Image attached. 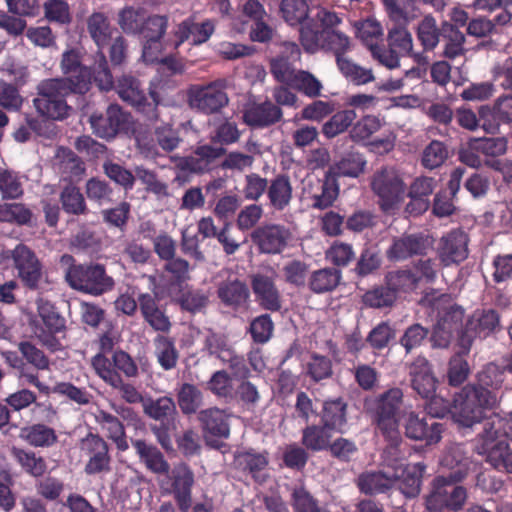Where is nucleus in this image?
<instances>
[{
    "label": "nucleus",
    "instance_id": "c9c22d12",
    "mask_svg": "<svg viewBox=\"0 0 512 512\" xmlns=\"http://www.w3.org/2000/svg\"><path fill=\"white\" fill-rule=\"evenodd\" d=\"M116 91L123 101L137 107L139 110H146L148 104L145 90L140 81L135 77L124 75L119 78L116 84Z\"/></svg>",
    "mask_w": 512,
    "mask_h": 512
},
{
    "label": "nucleus",
    "instance_id": "6e6552de",
    "mask_svg": "<svg viewBox=\"0 0 512 512\" xmlns=\"http://www.w3.org/2000/svg\"><path fill=\"white\" fill-rule=\"evenodd\" d=\"M403 393L399 388H393L384 393L379 399L376 411L377 427L390 442V449L396 450L402 442L399 424L396 418L402 402Z\"/></svg>",
    "mask_w": 512,
    "mask_h": 512
},
{
    "label": "nucleus",
    "instance_id": "72a5a7b5",
    "mask_svg": "<svg viewBox=\"0 0 512 512\" xmlns=\"http://www.w3.org/2000/svg\"><path fill=\"white\" fill-rule=\"evenodd\" d=\"M93 415L95 422L106 437L115 443L118 450L125 451L129 448L124 425L115 415L103 409H97Z\"/></svg>",
    "mask_w": 512,
    "mask_h": 512
},
{
    "label": "nucleus",
    "instance_id": "e2e57ef3",
    "mask_svg": "<svg viewBox=\"0 0 512 512\" xmlns=\"http://www.w3.org/2000/svg\"><path fill=\"white\" fill-rule=\"evenodd\" d=\"M146 20L142 8L125 7L119 13L118 24L126 33H140Z\"/></svg>",
    "mask_w": 512,
    "mask_h": 512
},
{
    "label": "nucleus",
    "instance_id": "49530a36",
    "mask_svg": "<svg viewBox=\"0 0 512 512\" xmlns=\"http://www.w3.org/2000/svg\"><path fill=\"white\" fill-rule=\"evenodd\" d=\"M418 0H382L389 18L394 22L409 23L419 15Z\"/></svg>",
    "mask_w": 512,
    "mask_h": 512
},
{
    "label": "nucleus",
    "instance_id": "37998d69",
    "mask_svg": "<svg viewBox=\"0 0 512 512\" xmlns=\"http://www.w3.org/2000/svg\"><path fill=\"white\" fill-rule=\"evenodd\" d=\"M20 437L33 447H51L58 441L56 431L45 424H33L21 429Z\"/></svg>",
    "mask_w": 512,
    "mask_h": 512
},
{
    "label": "nucleus",
    "instance_id": "7ed1b4c3",
    "mask_svg": "<svg viewBox=\"0 0 512 512\" xmlns=\"http://www.w3.org/2000/svg\"><path fill=\"white\" fill-rule=\"evenodd\" d=\"M36 91V97L32 102L37 113L45 119L62 121L72 111L71 106L67 103V96L86 94L87 83L82 75H80V79L74 80L58 77L48 78L38 83Z\"/></svg>",
    "mask_w": 512,
    "mask_h": 512
},
{
    "label": "nucleus",
    "instance_id": "3c124183",
    "mask_svg": "<svg viewBox=\"0 0 512 512\" xmlns=\"http://www.w3.org/2000/svg\"><path fill=\"white\" fill-rule=\"evenodd\" d=\"M421 277L412 270L401 269L391 271L386 275V283L396 294L397 292H411L418 288Z\"/></svg>",
    "mask_w": 512,
    "mask_h": 512
},
{
    "label": "nucleus",
    "instance_id": "774afa93",
    "mask_svg": "<svg viewBox=\"0 0 512 512\" xmlns=\"http://www.w3.org/2000/svg\"><path fill=\"white\" fill-rule=\"evenodd\" d=\"M470 147L484 155L496 157L505 154L507 139L504 137L473 138L470 140Z\"/></svg>",
    "mask_w": 512,
    "mask_h": 512
},
{
    "label": "nucleus",
    "instance_id": "f8f14e48",
    "mask_svg": "<svg viewBox=\"0 0 512 512\" xmlns=\"http://www.w3.org/2000/svg\"><path fill=\"white\" fill-rule=\"evenodd\" d=\"M201 334L203 337V351L209 356L216 357L224 364H227L235 375H241L246 372L243 356L235 352L227 335L215 332L212 329H205Z\"/></svg>",
    "mask_w": 512,
    "mask_h": 512
},
{
    "label": "nucleus",
    "instance_id": "8fccbe9b",
    "mask_svg": "<svg viewBox=\"0 0 512 512\" xmlns=\"http://www.w3.org/2000/svg\"><path fill=\"white\" fill-rule=\"evenodd\" d=\"M366 160L357 152L347 153L339 162L333 165L327 173L337 179L340 176L358 177L364 172Z\"/></svg>",
    "mask_w": 512,
    "mask_h": 512
},
{
    "label": "nucleus",
    "instance_id": "f3484780",
    "mask_svg": "<svg viewBox=\"0 0 512 512\" xmlns=\"http://www.w3.org/2000/svg\"><path fill=\"white\" fill-rule=\"evenodd\" d=\"M403 427L406 437L424 441L426 445L436 444L442 438L443 425L432 417L420 418L414 412H409L403 416Z\"/></svg>",
    "mask_w": 512,
    "mask_h": 512
},
{
    "label": "nucleus",
    "instance_id": "5701e85b",
    "mask_svg": "<svg viewBox=\"0 0 512 512\" xmlns=\"http://www.w3.org/2000/svg\"><path fill=\"white\" fill-rule=\"evenodd\" d=\"M437 186V180L429 176H418L410 184L407 196L410 198L406 205V212L411 215H420L430 206L429 197Z\"/></svg>",
    "mask_w": 512,
    "mask_h": 512
},
{
    "label": "nucleus",
    "instance_id": "2eb2a0df",
    "mask_svg": "<svg viewBox=\"0 0 512 512\" xmlns=\"http://www.w3.org/2000/svg\"><path fill=\"white\" fill-rule=\"evenodd\" d=\"M468 235L461 229H453L443 235L437 244L436 254L445 266L459 264L468 257Z\"/></svg>",
    "mask_w": 512,
    "mask_h": 512
},
{
    "label": "nucleus",
    "instance_id": "680f3d73",
    "mask_svg": "<svg viewBox=\"0 0 512 512\" xmlns=\"http://www.w3.org/2000/svg\"><path fill=\"white\" fill-rule=\"evenodd\" d=\"M337 66L341 73L357 85L367 84L374 80L371 69L361 67L348 58H339Z\"/></svg>",
    "mask_w": 512,
    "mask_h": 512
},
{
    "label": "nucleus",
    "instance_id": "39448f33",
    "mask_svg": "<svg viewBox=\"0 0 512 512\" xmlns=\"http://www.w3.org/2000/svg\"><path fill=\"white\" fill-rule=\"evenodd\" d=\"M37 318L30 323L32 331L39 343L52 352L62 348L57 334L66 329V321L50 301L44 298L36 300Z\"/></svg>",
    "mask_w": 512,
    "mask_h": 512
},
{
    "label": "nucleus",
    "instance_id": "aec40b11",
    "mask_svg": "<svg viewBox=\"0 0 512 512\" xmlns=\"http://www.w3.org/2000/svg\"><path fill=\"white\" fill-rule=\"evenodd\" d=\"M215 30L211 20L197 23L192 18L180 22L173 30V47L177 49L182 43L190 40L192 45H201L209 40Z\"/></svg>",
    "mask_w": 512,
    "mask_h": 512
},
{
    "label": "nucleus",
    "instance_id": "69168bd1",
    "mask_svg": "<svg viewBox=\"0 0 512 512\" xmlns=\"http://www.w3.org/2000/svg\"><path fill=\"white\" fill-rule=\"evenodd\" d=\"M448 157L447 147L443 142L433 140L422 151L421 164L426 169L440 167Z\"/></svg>",
    "mask_w": 512,
    "mask_h": 512
},
{
    "label": "nucleus",
    "instance_id": "dca6fc26",
    "mask_svg": "<svg viewBox=\"0 0 512 512\" xmlns=\"http://www.w3.org/2000/svg\"><path fill=\"white\" fill-rule=\"evenodd\" d=\"M481 128L488 134H497L501 125L512 124V94L499 96L492 105L479 108Z\"/></svg>",
    "mask_w": 512,
    "mask_h": 512
},
{
    "label": "nucleus",
    "instance_id": "4be33fe9",
    "mask_svg": "<svg viewBox=\"0 0 512 512\" xmlns=\"http://www.w3.org/2000/svg\"><path fill=\"white\" fill-rule=\"evenodd\" d=\"M501 329L499 313L493 308L476 309L469 317L465 327V337L486 338Z\"/></svg>",
    "mask_w": 512,
    "mask_h": 512
},
{
    "label": "nucleus",
    "instance_id": "4468645a",
    "mask_svg": "<svg viewBox=\"0 0 512 512\" xmlns=\"http://www.w3.org/2000/svg\"><path fill=\"white\" fill-rule=\"evenodd\" d=\"M95 373L113 389L118 390L121 398L127 403L136 404L143 401L141 393L137 388L124 382L121 375L112 367V363L104 353L96 354L91 361Z\"/></svg>",
    "mask_w": 512,
    "mask_h": 512
},
{
    "label": "nucleus",
    "instance_id": "bb28decb",
    "mask_svg": "<svg viewBox=\"0 0 512 512\" xmlns=\"http://www.w3.org/2000/svg\"><path fill=\"white\" fill-rule=\"evenodd\" d=\"M282 110L271 101L250 103L243 112V121L251 127L263 128L271 126L282 118Z\"/></svg>",
    "mask_w": 512,
    "mask_h": 512
},
{
    "label": "nucleus",
    "instance_id": "13d9d810",
    "mask_svg": "<svg viewBox=\"0 0 512 512\" xmlns=\"http://www.w3.org/2000/svg\"><path fill=\"white\" fill-rule=\"evenodd\" d=\"M417 38L424 50H433L439 43L440 30L433 16H425L418 24Z\"/></svg>",
    "mask_w": 512,
    "mask_h": 512
},
{
    "label": "nucleus",
    "instance_id": "f03ea898",
    "mask_svg": "<svg viewBox=\"0 0 512 512\" xmlns=\"http://www.w3.org/2000/svg\"><path fill=\"white\" fill-rule=\"evenodd\" d=\"M342 18L334 11L320 8L317 13L299 29V41L307 53L320 50L332 52L336 57L345 58L352 49V39L338 30Z\"/></svg>",
    "mask_w": 512,
    "mask_h": 512
},
{
    "label": "nucleus",
    "instance_id": "a18cd8bd",
    "mask_svg": "<svg viewBox=\"0 0 512 512\" xmlns=\"http://www.w3.org/2000/svg\"><path fill=\"white\" fill-rule=\"evenodd\" d=\"M236 461L244 471L251 474L256 482H265V471L268 465V458L265 454L244 452L237 456Z\"/></svg>",
    "mask_w": 512,
    "mask_h": 512
},
{
    "label": "nucleus",
    "instance_id": "4c0bfd02",
    "mask_svg": "<svg viewBox=\"0 0 512 512\" xmlns=\"http://www.w3.org/2000/svg\"><path fill=\"white\" fill-rule=\"evenodd\" d=\"M87 30L99 51L107 46L114 38V34L117 33L116 28L110 24L108 18L100 12L89 16L87 19Z\"/></svg>",
    "mask_w": 512,
    "mask_h": 512
},
{
    "label": "nucleus",
    "instance_id": "20e7f679",
    "mask_svg": "<svg viewBox=\"0 0 512 512\" xmlns=\"http://www.w3.org/2000/svg\"><path fill=\"white\" fill-rule=\"evenodd\" d=\"M508 437H512V419L494 415L483 422L476 448L479 454L486 455L494 468L512 473V449L506 443Z\"/></svg>",
    "mask_w": 512,
    "mask_h": 512
},
{
    "label": "nucleus",
    "instance_id": "338daca9",
    "mask_svg": "<svg viewBox=\"0 0 512 512\" xmlns=\"http://www.w3.org/2000/svg\"><path fill=\"white\" fill-rule=\"evenodd\" d=\"M395 23L397 26L392 28L388 34L389 46L401 55L409 54L413 48V39L405 27L407 23Z\"/></svg>",
    "mask_w": 512,
    "mask_h": 512
},
{
    "label": "nucleus",
    "instance_id": "412c9836",
    "mask_svg": "<svg viewBox=\"0 0 512 512\" xmlns=\"http://www.w3.org/2000/svg\"><path fill=\"white\" fill-rule=\"evenodd\" d=\"M412 388L423 398H431L435 403L442 401L434 397L437 380L432 372L431 365L424 357H417L409 367Z\"/></svg>",
    "mask_w": 512,
    "mask_h": 512
},
{
    "label": "nucleus",
    "instance_id": "a211bd4d",
    "mask_svg": "<svg viewBox=\"0 0 512 512\" xmlns=\"http://www.w3.org/2000/svg\"><path fill=\"white\" fill-rule=\"evenodd\" d=\"M170 490L181 512H188L192 506V488L194 486V473L185 463L174 466L169 476Z\"/></svg>",
    "mask_w": 512,
    "mask_h": 512
},
{
    "label": "nucleus",
    "instance_id": "cd10ccee",
    "mask_svg": "<svg viewBox=\"0 0 512 512\" xmlns=\"http://www.w3.org/2000/svg\"><path fill=\"white\" fill-rule=\"evenodd\" d=\"M309 185L311 206L315 209L324 210L331 207L339 195L337 179L331 173H326L323 179H316Z\"/></svg>",
    "mask_w": 512,
    "mask_h": 512
},
{
    "label": "nucleus",
    "instance_id": "9b49d317",
    "mask_svg": "<svg viewBox=\"0 0 512 512\" xmlns=\"http://www.w3.org/2000/svg\"><path fill=\"white\" fill-rule=\"evenodd\" d=\"M3 258L12 259L17 276L23 285L31 290L40 287L43 273L42 265L35 253L23 244L3 253Z\"/></svg>",
    "mask_w": 512,
    "mask_h": 512
},
{
    "label": "nucleus",
    "instance_id": "c03bdc74",
    "mask_svg": "<svg viewBox=\"0 0 512 512\" xmlns=\"http://www.w3.org/2000/svg\"><path fill=\"white\" fill-rule=\"evenodd\" d=\"M154 347L160 366L166 371L174 369L179 359L174 340L164 335H157L154 339Z\"/></svg>",
    "mask_w": 512,
    "mask_h": 512
},
{
    "label": "nucleus",
    "instance_id": "9d476101",
    "mask_svg": "<svg viewBox=\"0 0 512 512\" xmlns=\"http://www.w3.org/2000/svg\"><path fill=\"white\" fill-rule=\"evenodd\" d=\"M225 89L224 80H216L205 85H193L187 93L189 106L204 114L218 113L229 103Z\"/></svg>",
    "mask_w": 512,
    "mask_h": 512
},
{
    "label": "nucleus",
    "instance_id": "e433bc0d",
    "mask_svg": "<svg viewBox=\"0 0 512 512\" xmlns=\"http://www.w3.org/2000/svg\"><path fill=\"white\" fill-rule=\"evenodd\" d=\"M269 205L278 211L286 209L292 200V185L287 175L280 174L273 178L267 187Z\"/></svg>",
    "mask_w": 512,
    "mask_h": 512
},
{
    "label": "nucleus",
    "instance_id": "ea45409f",
    "mask_svg": "<svg viewBox=\"0 0 512 512\" xmlns=\"http://www.w3.org/2000/svg\"><path fill=\"white\" fill-rule=\"evenodd\" d=\"M53 166L59 173L70 179L80 177L85 172L82 160L72 150L64 147L57 149Z\"/></svg>",
    "mask_w": 512,
    "mask_h": 512
},
{
    "label": "nucleus",
    "instance_id": "a19ab883",
    "mask_svg": "<svg viewBox=\"0 0 512 512\" xmlns=\"http://www.w3.org/2000/svg\"><path fill=\"white\" fill-rule=\"evenodd\" d=\"M11 455L22 470L33 477H42L48 469L45 458L34 451L12 447Z\"/></svg>",
    "mask_w": 512,
    "mask_h": 512
},
{
    "label": "nucleus",
    "instance_id": "79ce46f5",
    "mask_svg": "<svg viewBox=\"0 0 512 512\" xmlns=\"http://www.w3.org/2000/svg\"><path fill=\"white\" fill-rule=\"evenodd\" d=\"M356 37L369 48L373 49L383 39V28L378 20L368 17L352 22Z\"/></svg>",
    "mask_w": 512,
    "mask_h": 512
},
{
    "label": "nucleus",
    "instance_id": "ddd939ff",
    "mask_svg": "<svg viewBox=\"0 0 512 512\" xmlns=\"http://www.w3.org/2000/svg\"><path fill=\"white\" fill-rule=\"evenodd\" d=\"M79 449L88 457L84 467L87 475L106 474L111 471L109 445L99 434L88 433L80 440Z\"/></svg>",
    "mask_w": 512,
    "mask_h": 512
},
{
    "label": "nucleus",
    "instance_id": "bf43d9fd",
    "mask_svg": "<svg viewBox=\"0 0 512 512\" xmlns=\"http://www.w3.org/2000/svg\"><path fill=\"white\" fill-rule=\"evenodd\" d=\"M442 31L444 33V37L447 39V43L443 51V56L449 59H454L463 55L465 52L464 34L450 23H444L442 25Z\"/></svg>",
    "mask_w": 512,
    "mask_h": 512
},
{
    "label": "nucleus",
    "instance_id": "603ef678",
    "mask_svg": "<svg viewBox=\"0 0 512 512\" xmlns=\"http://www.w3.org/2000/svg\"><path fill=\"white\" fill-rule=\"evenodd\" d=\"M217 293L225 305L234 307L244 304L249 296L246 285L237 280L221 283Z\"/></svg>",
    "mask_w": 512,
    "mask_h": 512
},
{
    "label": "nucleus",
    "instance_id": "b1692460",
    "mask_svg": "<svg viewBox=\"0 0 512 512\" xmlns=\"http://www.w3.org/2000/svg\"><path fill=\"white\" fill-rule=\"evenodd\" d=\"M251 286L259 305L270 311H278L281 308V300L275 285V274L257 273L253 275Z\"/></svg>",
    "mask_w": 512,
    "mask_h": 512
},
{
    "label": "nucleus",
    "instance_id": "5fc2aeb1",
    "mask_svg": "<svg viewBox=\"0 0 512 512\" xmlns=\"http://www.w3.org/2000/svg\"><path fill=\"white\" fill-rule=\"evenodd\" d=\"M331 430L319 425H309L302 432V444L309 450L322 451L329 447Z\"/></svg>",
    "mask_w": 512,
    "mask_h": 512
},
{
    "label": "nucleus",
    "instance_id": "4d7b16f0",
    "mask_svg": "<svg viewBox=\"0 0 512 512\" xmlns=\"http://www.w3.org/2000/svg\"><path fill=\"white\" fill-rule=\"evenodd\" d=\"M281 12L285 21L291 26L304 25L309 21L304 22L309 13V6L305 0H282Z\"/></svg>",
    "mask_w": 512,
    "mask_h": 512
},
{
    "label": "nucleus",
    "instance_id": "2f4dec72",
    "mask_svg": "<svg viewBox=\"0 0 512 512\" xmlns=\"http://www.w3.org/2000/svg\"><path fill=\"white\" fill-rule=\"evenodd\" d=\"M138 304L144 320L155 330L166 333L171 328L169 317L165 314L162 307L159 306L157 299L151 294H141L138 298Z\"/></svg>",
    "mask_w": 512,
    "mask_h": 512
},
{
    "label": "nucleus",
    "instance_id": "c85d7f7f",
    "mask_svg": "<svg viewBox=\"0 0 512 512\" xmlns=\"http://www.w3.org/2000/svg\"><path fill=\"white\" fill-rule=\"evenodd\" d=\"M347 408V402L341 397L325 400L320 413L321 423L328 430L344 433L347 425Z\"/></svg>",
    "mask_w": 512,
    "mask_h": 512
},
{
    "label": "nucleus",
    "instance_id": "09e8293b",
    "mask_svg": "<svg viewBox=\"0 0 512 512\" xmlns=\"http://www.w3.org/2000/svg\"><path fill=\"white\" fill-rule=\"evenodd\" d=\"M341 273L334 268H323L314 271L308 280V286L316 294L334 290L340 281Z\"/></svg>",
    "mask_w": 512,
    "mask_h": 512
},
{
    "label": "nucleus",
    "instance_id": "0eeeda50",
    "mask_svg": "<svg viewBox=\"0 0 512 512\" xmlns=\"http://www.w3.org/2000/svg\"><path fill=\"white\" fill-rule=\"evenodd\" d=\"M445 476H438L433 481V489L426 497L429 512H458L466 500L467 490Z\"/></svg>",
    "mask_w": 512,
    "mask_h": 512
},
{
    "label": "nucleus",
    "instance_id": "f704fd0d",
    "mask_svg": "<svg viewBox=\"0 0 512 512\" xmlns=\"http://www.w3.org/2000/svg\"><path fill=\"white\" fill-rule=\"evenodd\" d=\"M60 69L65 75L60 77L61 79H80V75H82L87 83V92L90 90L92 85L91 69L82 65V53L79 49L71 48L63 52Z\"/></svg>",
    "mask_w": 512,
    "mask_h": 512
},
{
    "label": "nucleus",
    "instance_id": "1a4fd4ad",
    "mask_svg": "<svg viewBox=\"0 0 512 512\" xmlns=\"http://www.w3.org/2000/svg\"><path fill=\"white\" fill-rule=\"evenodd\" d=\"M68 284L76 290L92 295H101L114 286V281L107 276L101 265H72L66 272Z\"/></svg>",
    "mask_w": 512,
    "mask_h": 512
},
{
    "label": "nucleus",
    "instance_id": "de8ad7c7",
    "mask_svg": "<svg viewBox=\"0 0 512 512\" xmlns=\"http://www.w3.org/2000/svg\"><path fill=\"white\" fill-rule=\"evenodd\" d=\"M357 486L365 494L381 493L393 486V478L380 471H366L358 476Z\"/></svg>",
    "mask_w": 512,
    "mask_h": 512
},
{
    "label": "nucleus",
    "instance_id": "7c9ffc66",
    "mask_svg": "<svg viewBox=\"0 0 512 512\" xmlns=\"http://www.w3.org/2000/svg\"><path fill=\"white\" fill-rule=\"evenodd\" d=\"M230 414L217 407L207 408L198 413V420L205 436L227 438L230 434L228 419Z\"/></svg>",
    "mask_w": 512,
    "mask_h": 512
},
{
    "label": "nucleus",
    "instance_id": "c756f323",
    "mask_svg": "<svg viewBox=\"0 0 512 512\" xmlns=\"http://www.w3.org/2000/svg\"><path fill=\"white\" fill-rule=\"evenodd\" d=\"M471 464L461 445L449 447L441 460L442 467L448 471L444 476L453 482L462 481L468 475Z\"/></svg>",
    "mask_w": 512,
    "mask_h": 512
},
{
    "label": "nucleus",
    "instance_id": "473e14b6",
    "mask_svg": "<svg viewBox=\"0 0 512 512\" xmlns=\"http://www.w3.org/2000/svg\"><path fill=\"white\" fill-rule=\"evenodd\" d=\"M132 445L145 467L154 474L164 475L170 471V465L162 452L145 440H134Z\"/></svg>",
    "mask_w": 512,
    "mask_h": 512
},
{
    "label": "nucleus",
    "instance_id": "393cba45",
    "mask_svg": "<svg viewBox=\"0 0 512 512\" xmlns=\"http://www.w3.org/2000/svg\"><path fill=\"white\" fill-rule=\"evenodd\" d=\"M429 243L427 238L421 234H404L395 237L392 244L386 251V256L391 261L406 260L414 255L426 252Z\"/></svg>",
    "mask_w": 512,
    "mask_h": 512
},
{
    "label": "nucleus",
    "instance_id": "423d86ee",
    "mask_svg": "<svg viewBox=\"0 0 512 512\" xmlns=\"http://www.w3.org/2000/svg\"><path fill=\"white\" fill-rule=\"evenodd\" d=\"M371 189L385 212L399 208L406 197V184L400 172L391 166L375 171L371 179Z\"/></svg>",
    "mask_w": 512,
    "mask_h": 512
},
{
    "label": "nucleus",
    "instance_id": "6e6d98bb",
    "mask_svg": "<svg viewBox=\"0 0 512 512\" xmlns=\"http://www.w3.org/2000/svg\"><path fill=\"white\" fill-rule=\"evenodd\" d=\"M60 202L63 210L68 214L82 215L88 211L83 194L73 184H68L63 188L60 194Z\"/></svg>",
    "mask_w": 512,
    "mask_h": 512
},
{
    "label": "nucleus",
    "instance_id": "f257e3e1",
    "mask_svg": "<svg viewBox=\"0 0 512 512\" xmlns=\"http://www.w3.org/2000/svg\"><path fill=\"white\" fill-rule=\"evenodd\" d=\"M504 371L496 364L486 365L477 376L476 386H466L454 400L453 417L459 424L470 427L498 415L493 410L501 398Z\"/></svg>",
    "mask_w": 512,
    "mask_h": 512
},
{
    "label": "nucleus",
    "instance_id": "58836bf2",
    "mask_svg": "<svg viewBox=\"0 0 512 512\" xmlns=\"http://www.w3.org/2000/svg\"><path fill=\"white\" fill-rule=\"evenodd\" d=\"M425 466L422 463L407 464L401 473L396 471L391 477L393 482L400 480V489L407 497H415L420 492L421 478L424 473Z\"/></svg>",
    "mask_w": 512,
    "mask_h": 512
},
{
    "label": "nucleus",
    "instance_id": "0e129e2a",
    "mask_svg": "<svg viewBox=\"0 0 512 512\" xmlns=\"http://www.w3.org/2000/svg\"><path fill=\"white\" fill-rule=\"evenodd\" d=\"M178 404L184 414H192L202 404V393L193 384L184 383L177 394Z\"/></svg>",
    "mask_w": 512,
    "mask_h": 512
},
{
    "label": "nucleus",
    "instance_id": "864d4df0",
    "mask_svg": "<svg viewBox=\"0 0 512 512\" xmlns=\"http://www.w3.org/2000/svg\"><path fill=\"white\" fill-rule=\"evenodd\" d=\"M357 114L352 109H345L336 112L322 126L323 135L328 138H334L345 132L356 119Z\"/></svg>",
    "mask_w": 512,
    "mask_h": 512
},
{
    "label": "nucleus",
    "instance_id": "052dcab7",
    "mask_svg": "<svg viewBox=\"0 0 512 512\" xmlns=\"http://www.w3.org/2000/svg\"><path fill=\"white\" fill-rule=\"evenodd\" d=\"M290 87L298 90L309 98H317L321 95L323 85L312 73L305 70H298Z\"/></svg>",
    "mask_w": 512,
    "mask_h": 512
},
{
    "label": "nucleus",
    "instance_id": "a878e982",
    "mask_svg": "<svg viewBox=\"0 0 512 512\" xmlns=\"http://www.w3.org/2000/svg\"><path fill=\"white\" fill-rule=\"evenodd\" d=\"M126 122V115L118 105H110L106 112L93 113L89 123L93 132L102 138L114 137Z\"/></svg>",
    "mask_w": 512,
    "mask_h": 512
},
{
    "label": "nucleus",
    "instance_id": "6ab92c4d",
    "mask_svg": "<svg viewBox=\"0 0 512 512\" xmlns=\"http://www.w3.org/2000/svg\"><path fill=\"white\" fill-rule=\"evenodd\" d=\"M251 238L261 252L276 254L286 247L291 238V233L284 226L270 224L255 229Z\"/></svg>",
    "mask_w": 512,
    "mask_h": 512
}]
</instances>
